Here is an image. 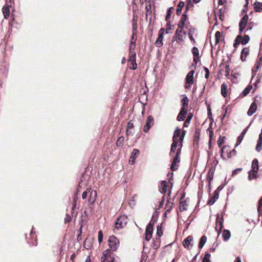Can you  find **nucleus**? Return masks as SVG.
<instances>
[{"instance_id":"obj_15","label":"nucleus","mask_w":262,"mask_h":262,"mask_svg":"<svg viewBox=\"0 0 262 262\" xmlns=\"http://www.w3.org/2000/svg\"><path fill=\"white\" fill-rule=\"evenodd\" d=\"M250 52L249 47H245L243 49L241 54V59L242 61H245L247 56L249 55Z\"/></svg>"},{"instance_id":"obj_1","label":"nucleus","mask_w":262,"mask_h":262,"mask_svg":"<svg viewBox=\"0 0 262 262\" xmlns=\"http://www.w3.org/2000/svg\"><path fill=\"white\" fill-rule=\"evenodd\" d=\"M258 161L254 159L252 162L251 169L248 172V179L249 180L256 179L257 173L259 169Z\"/></svg>"},{"instance_id":"obj_62","label":"nucleus","mask_w":262,"mask_h":262,"mask_svg":"<svg viewBox=\"0 0 262 262\" xmlns=\"http://www.w3.org/2000/svg\"><path fill=\"white\" fill-rule=\"evenodd\" d=\"M204 71L205 72V77L206 79H208L209 76V74H210L209 70L206 67H204Z\"/></svg>"},{"instance_id":"obj_2","label":"nucleus","mask_w":262,"mask_h":262,"mask_svg":"<svg viewBox=\"0 0 262 262\" xmlns=\"http://www.w3.org/2000/svg\"><path fill=\"white\" fill-rule=\"evenodd\" d=\"M108 242L110 248L107 249V250L111 251L112 255H115L114 253V251H116L119 247L120 242L119 239L117 238L115 236L112 235L110 236Z\"/></svg>"},{"instance_id":"obj_63","label":"nucleus","mask_w":262,"mask_h":262,"mask_svg":"<svg viewBox=\"0 0 262 262\" xmlns=\"http://www.w3.org/2000/svg\"><path fill=\"white\" fill-rule=\"evenodd\" d=\"M186 7L189 8L190 9L193 7V4L191 3V0H187Z\"/></svg>"},{"instance_id":"obj_26","label":"nucleus","mask_w":262,"mask_h":262,"mask_svg":"<svg viewBox=\"0 0 262 262\" xmlns=\"http://www.w3.org/2000/svg\"><path fill=\"white\" fill-rule=\"evenodd\" d=\"M136 61V53L134 51L129 50L128 62Z\"/></svg>"},{"instance_id":"obj_19","label":"nucleus","mask_w":262,"mask_h":262,"mask_svg":"<svg viewBox=\"0 0 262 262\" xmlns=\"http://www.w3.org/2000/svg\"><path fill=\"white\" fill-rule=\"evenodd\" d=\"M187 112V110L181 109V111L179 112L177 118V120L179 121L184 120L185 118L186 117Z\"/></svg>"},{"instance_id":"obj_24","label":"nucleus","mask_w":262,"mask_h":262,"mask_svg":"<svg viewBox=\"0 0 262 262\" xmlns=\"http://www.w3.org/2000/svg\"><path fill=\"white\" fill-rule=\"evenodd\" d=\"M201 135V129L199 128H196L194 135L193 143L198 144L199 142Z\"/></svg>"},{"instance_id":"obj_38","label":"nucleus","mask_w":262,"mask_h":262,"mask_svg":"<svg viewBox=\"0 0 262 262\" xmlns=\"http://www.w3.org/2000/svg\"><path fill=\"white\" fill-rule=\"evenodd\" d=\"M252 89V85L251 84H249L245 89L243 91L242 95V97L246 96L248 94H249L250 91Z\"/></svg>"},{"instance_id":"obj_58","label":"nucleus","mask_w":262,"mask_h":262,"mask_svg":"<svg viewBox=\"0 0 262 262\" xmlns=\"http://www.w3.org/2000/svg\"><path fill=\"white\" fill-rule=\"evenodd\" d=\"M71 220H72L71 216L69 214H67L66 215V217L64 218V223H66V224L69 223L71 222Z\"/></svg>"},{"instance_id":"obj_45","label":"nucleus","mask_w":262,"mask_h":262,"mask_svg":"<svg viewBox=\"0 0 262 262\" xmlns=\"http://www.w3.org/2000/svg\"><path fill=\"white\" fill-rule=\"evenodd\" d=\"M188 35H194L195 36H197L198 34L196 32V29L194 27H190L188 30Z\"/></svg>"},{"instance_id":"obj_64","label":"nucleus","mask_w":262,"mask_h":262,"mask_svg":"<svg viewBox=\"0 0 262 262\" xmlns=\"http://www.w3.org/2000/svg\"><path fill=\"white\" fill-rule=\"evenodd\" d=\"M153 228H146L145 234H151L152 235Z\"/></svg>"},{"instance_id":"obj_50","label":"nucleus","mask_w":262,"mask_h":262,"mask_svg":"<svg viewBox=\"0 0 262 262\" xmlns=\"http://www.w3.org/2000/svg\"><path fill=\"white\" fill-rule=\"evenodd\" d=\"M211 255L208 253L206 252L205 254L202 259V262H210V258Z\"/></svg>"},{"instance_id":"obj_36","label":"nucleus","mask_w":262,"mask_h":262,"mask_svg":"<svg viewBox=\"0 0 262 262\" xmlns=\"http://www.w3.org/2000/svg\"><path fill=\"white\" fill-rule=\"evenodd\" d=\"M242 39V35H238L234 40V42L233 43V47L235 49H236L238 47L239 44L241 43L240 42V40Z\"/></svg>"},{"instance_id":"obj_22","label":"nucleus","mask_w":262,"mask_h":262,"mask_svg":"<svg viewBox=\"0 0 262 262\" xmlns=\"http://www.w3.org/2000/svg\"><path fill=\"white\" fill-rule=\"evenodd\" d=\"M161 244V239L159 237H156L155 238L153 239V242L152 243V247L153 249L155 250H157L160 247Z\"/></svg>"},{"instance_id":"obj_54","label":"nucleus","mask_w":262,"mask_h":262,"mask_svg":"<svg viewBox=\"0 0 262 262\" xmlns=\"http://www.w3.org/2000/svg\"><path fill=\"white\" fill-rule=\"evenodd\" d=\"M139 150L137 149H134L132 152V157L136 158L139 155Z\"/></svg>"},{"instance_id":"obj_5","label":"nucleus","mask_w":262,"mask_h":262,"mask_svg":"<svg viewBox=\"0 0 262 262\" xmlns=\"http://www.w3.org/2000/svg\"><path fill=\"white\" fill-rule=\"evenodd\" d=\"M183 29H179V28L176 30L174 36L172 37V42L175 41L176 43L179 45L181 44L184 42L183 35L182 34Z\"/></svg>"},{"instance_id":"obj_3","label":"nucleus","mask_w":262,"mask_h":262,"mask_svg":"<svg viewBox=\"0 0 262 262\" xmlns=\"http://www.w3.org/2000/svg\"><path fill=\"white\" fill-rule=\"evenodd\" d=\"M115 255H112L109 250H105L102 252L101 262H115Z\"/></svg>"},{"instance_id":"obj_8","label":"nucleus","mask_w":262,"mask_h":262,"mask_svg":"<svg viewBox=\"0 0 262 262\" xmlns=\"http://www.w3.org/2000/svg\"><path fill=\"white\" fill-rule=\"evenodd\" d=\"M188 17L187 14L183 13L178 23V27L179 29H184L185 25H187V23L188 22Z\"/></svg>"},{"instance_id":"obj_17","label":"nucleus","mask_w":262,"mask_h":262,"mask_svg":"<svg viewBox=\"0 0 262 262\" xmlns=\"http://www.w3.org/2000/svg\"><path fill=\"white\" fill-rule=\"evenodd\" d=\"M180 147H179L176 152V155L174 156L173 161H174V163H179L180 162V155L181 153V148L182 147V144L181 143H180L179 144Z\"/></svg>"},{"instance_id":"obj_23","label":"nucleus","mask_w":262,"mask_h":262,"mask_svg":"<svg viewBox=\"0 0 262 262\" xmlns=\"http://www.w3.org/2000/svg\"><path fill=\"white\" fill-rule=\"evenodd\" d=\"M137 39V36L132 35L130 45L129 46V50L134 51L136 47V41Z\"/></svg>"},{"instance_id":"obj_48","label":"nucleus","mask_w":262,"mask_h":262,"mask_svg":"<svg viewBox=\"0 0 262 262\" xmlns=\"http://www.w3.org/2000/svg\"><path fill=\"white\" fill-rule=\"evenodd\" d=\"M257 211L259 215L262 214V196L260 197V199L258 201Z\"/></svg>"},{"instance_id":"obj_18","label":"nucleus","mask_w":262,"mask_h":262,"mask_svg":"<svg viewBox=\"0 0 262 262\" xmlns=\"http://www.w3.org/2000/svg\"><path fill=\"white\" fill-rule=\"evenodd\" d=\"M181 103L182 105L181 109L188 111L189 99L186 95H184L183 96V98L181 100Z\"/></svg>"},{"instance_id":"obj_21","label":"nucleus","mask_w":262,"mask_h":262,"mask_svg":"<svg viewBox=\"0 0 262 262\" xmlns=\"http://www.w3.org/2000/svg\"><path fill=\"white\" fill-rule=\"evenodd\" d=\"M219 193L218 191L215 190L213 192V196L211 197L208 202V204L209 205H212L215 202L219 199Z\"/></svg>"},{"instance_id":"obj_31","label":"nucleus","mask_w":262,"mask_h":262,"mask_svg":"<svg viewBox=\"0 0 262 262\" xmlns=\"http://www.w3.org/2000/svg\"><path fill=\"white\" fill-rule=\"evenodd\" d=\"M222 236L224 241H228L231 236L230 232L228 230H224L223 232Z\"/></svg>"},{"instance_id":"obj_12","label":"nucleus","mask_w":262,"mask_h":262,"mask_svg":"<svg viewBox=\"0 0 262 262\" xmlns=\"http://www.w3.org/2000/svg\"><path fill=\"white\" fill-rule=\"evenodd\" d=\"M193 241L192 236H188L183 242V245L185 248L190 249L192 246V242Z\"/></svg>"},{"instance_id":"obj_7","label":"nucleus","mask_w":262,"mask_h":262,"mask_svg":"<svg viewBox=\"0 0 262 262\" xmlns=\"http://www.w3.org/2000/svg\"><path fill=\"white\" fill-rule=\"evenodd\" d=\"M194 73V70H192L190 71L186 75V78H185V88L186 89H190L192 85V84L194 82V78H193V75Z\"/></svg>"},{"instance_id":"obj_51","label":"nucleus","mask_w":262,"mask_h":262,"mask_svg":"<svg viewBox=\"0 0 262 262\" xmlns=\"http://www.w3.org/2000/svg\"><path fill=\"white\" fill-rule=\"evenodd\" d=\"M181 129H179V128H177L174 131L173 137L180 139V137L181 136Z\"/></svg>"},{"instance_id":"obj_55","label":"nucleus","mask_w":262,"mask_h":262,"mask_svg":"<svg viewBox=\"0 0 262 262\" xmlns=\"http://www.w3.org/2000/svg\"><path fill=\"white\" fill-rule=\"evenodd\" d=\"M137 22H134L133 24V34L134 35H136L137 34Z\"/></svg>"},{"instance_id":"obj_43","label":"nucleus","mask_w":262,"mask_h":262,"mask_svg":"<svg viewBox=\"0 0 262 262\" xmlns=\"http://www.w3.org/2000/svg\"><path fill=\"white\" fill-rule=\"evenodd\" d=\"M173 206V203L167 201L165 206V209H166V212H170L172 210Z\"/></svg>"},{"instance_id":"obj_4","label":"nucleus","mask_w":262,"mask_h":262,"mask_svg":"<svg viewBox=\"0 0 262 262\" xmlns=\"http://www.w3.org/2000/svg\"><path fill=\"white\" fill-rule=\"evenodd\" d=\"M127 223V217L125 215L118 217L115 223V228L119 230L124 228Z\"/></svg>"},{"instance_id":"obj_10","label":"nucleus","mask_w":262,"mask_h":262,"mask_svg":"<svg viewBox=\"0 0 262 262\" xmlns=\"http://www.w3.org/2000/svg\"><path fill=\"white\" fill-rule=\"evenodd\" d=\"M154 119L152 116L150 115L148 116L147 120H146V123L145 125L143 130L145 133H147L149 129L154 125Z\"/></svg>"},{"instance_id":"obj_11","label":"nucleus","mask_w":262,"mask_h":262,"mask_svg":"<svg viewBox=\"0 0 262 262\" xmlns=\"http://www.w3.org/2000/svg\"><path fill=\"white\" fill-rule=\"evenodd\" d=\"M192 53L193 56V62L192 64V66H194L195 68L200 60V57H199V51L198 49V48L194 47L192 49Z\"/></svg>"},{"instance_id":"obj_30","label":"nucleus","mask_w":262,"mask_h":262,"mask_svg":"<svg viewBox=\"0 0 262 262\" xmlns=\"http://www.w3.org/2000/svg\"><path fill=\"white\" fill-rule=\"evenodd\" d=\"M246 129L247 128H245V129H244L243 130V132H242L241 134L237 137V141H236V145L235 146H238L239 144H240V143H241V142L242 141L243 138H244V137L246 133Z\"/></svg>"},{"instance_id":"obj_35","label":"nucleus","mask_w":262,"mask_h":262,"mask_svg":"<svg viewBox=\"0 0 262 262\" xmlns=\"http://www.w3.org/2000/svg\"><path fill=\"white\" fill-rule=\"evenodd\" d=\"M124 138L123 136L119 137L116 142V146L119 147H121L124 145Z\"/></svg>"},{"instance_id":"obj_25","label":"nucleus","mask_w":262,"mask_h":262,"mask_svg":"<svg viewBox=\"0 0 262 262\" xmlns=\"http://www.w3.org/2000/svg\"><path fill=\"white\" fill-rule=\"evenodd\" d=\"M188 204L186 200L180 201L179 205V209L181 212L187 210Z\"/></svg>"},{"instance_id":"obj_57","label":"nucleus","mask_w":262,"mask_h":262,"mask_svg":"<svg viewBox=\"0 0 262 262\" xmlns=\"http://www.w3.org/2000/svg\"><path fill=\"white\" fill-rule=\"evenodd\" d=\"M262 149V142L257 141V145L256 146V150L259 152Z\"/></svg>"},{"instance_id":"obj_41","label":"nucleus","mask_w":262,"mask_h":262,"mask_svg":"<svg viewBox=\"0 0 262 262\" xmlns=\"http://www.w3.org/2000/svg\"><path fill=\"white\" fill-rule=\"evenodd\" d=\"M173 10H174V8L171 7H170L167 11V14H166V17H165V20L166 21H169V19H170V17H171V14L172 13L173 11Z\"/></svg>"},{"instance_id":"obj_6","label":"nucleus","mask_w":262,"mask_h":262,"mask_svg":"<svg viewBox=\"0 0 262 262\" xmlns=\"http://www.w3.org/2000/svg\"><path fill=\"white\" fill-rule=\"evenodd\" d=\"M226 152L227 154L228 158L230 159L232 157V156H234L236 154V151L233 149L232 150H230L229 146L227 145L224 146L221 149V158L225 160V157L224 156L223 153Z\"/></svg>"},{"instance_id":"obj_53","label":"nucleus","mask_w":262,"mask_h":262,"mask_svg":"<svg viewBox=\"0 0 262 262\" xmlns=\"http://www.w3.org/2000/svg\"><path fill=\"white\" fill-rule=\"evenodd\" d=\"M103 233H102V230H100L99 232H98V242L99 243V244H100L102 242V240H103Z\"/></svg>"},{"instance_id":"obj_61","label":"nucleus","mask_w":262,"mask_h":262,"mask_svg":"<svg viewBox=\"0 0 262 262\" xmlns=\"http://www.w3.org/2000/svg\"><path fill=\"white\" fill-rule=\"evenodd\" d=\"M177 149L176 147H174L171 146V149H170V153H169V156H171V157H173V154H174L176 151H177Z\"/></svg>"},{"instance_id":"obj_47","label":"nucleus","mask_w":262,"mask_h":262,"mask_svg":"<svg viewBox=\"0 0 262 262\" xmlns=\"http://www.w3.org/2000/svg\"><path fill=\"white\" fill-rule=\"evenodd\" d=\"M163 235V230L161 226H157V232H156V237H159L160 238Z\"/></svg>"},{"instance_id":"obj_56","label":"nucleus","mask_w":262,"mask_h":262,"mask_svg":"<svg viewBox=\"0 0 262 262\" xmlns=\"http://www.w3.org/2000/svg\"><path fill=\"white\" fill-rule=\"evenodd\" d=\"M177 163H174V161H172L170 169L171 171H175L178 168V165H177Z\"/></svg>"},{"instance_id":"obj_14","label":"nucleus","mask_w":262,"mask_h":262,"mask_svg":"<svg viewBox=\"0 0 262 262\" xmlns=\"http://www.w3.org/2000/svg\"><path fill=\"white\" fill-rule=\"evenodd\" d=\"M168 187V183L165 181H162L159 186V191L162 194H165Z\"/></svg>"},{"instance_id":"obj_52","label":"nucleus","mask_w":262,"mask_h":262,"mask_svg":"<svg viewBox=\"0 0 262 262\" xmlns=\"http://www.w3.org/2000/svg\"><path fill=\"white\" fill-rule=\"evenodd\" d=\"M131 64L130 65H128V68L131 69V70H135L136 69H137V64L136 63V61H131Z\"/></svg>"},{"instance_id":"obj_44","label":"nucleus","mask_w":262,"mask_h":262,"mask_svg":"<svg viewBox=\"0 0 262 262\" xmlns=\"http://www.w3.org/2000/svg\"><path fill=\"white\" fill-rule=\"evenodd\" d=\"M250 40V37L248 35H245L242 37V39L240 40L241 44L243 45H246Z\"/></svg>"},{"instance_id":"obj_28","label":"nucleus","mask_w":262,"mask_h":262,"mask_svg":"<svg viewBox=\"0 0 262 262\" xmlns=\"http://www.w3.org/2000/svg\"><path fill=\"white\" fill-rule=\"evenodd\" d=\"M2 11L4 18L7 19L10 15V10L9 7L8 6H4L2 9Z\"/></svg>"},{"instance_id":"obj_13","label":"nucleus","mask_w":262,"mask_h":262,"mask_svg":"<svg viewBox=\"0 0 262 262\" xmlns=\"http://www.w3.org/2000/svg\"><path fill=\"white\" fill-rule=\"evenodd\" d=\"M249 16L247 14L245 15L241 19L239 23V28L245 29L247 26Z\"/></svg>"},{"instance_id":"obj_32","label":"nucleus","mask_w":262,"mask_h":262,"mask_svg":"<svg viewBox=\"0 0 262 262\" xmlns=\"http://www.w3.org/2000/svg\"><path fill=\"white\" fill-rule=\"evenodd\" d=\"M97 196V192L94 191H92L90 196V198L89 199V202L91 204H93L96 201V198Z\"/></svg>"},{"instance_id":"obj_42","label":"nucleus","mask_w":262,"mask_h":262,"mask_svg":"<svg viewBox=\"0 0 262 262\" xmlns=\"http://www.w3.org/2000/svg\"><path fill=\"white\" fill-rule=\"evenodd\" d=\"M193 117V114L191 113H189L187 116V119L183 124L184 127H187L189 124L190 121Z\"/></svg>"},{"instance_id":"obj_37","label":"nucleus","mask_w":262,"mask_h":262,"mask_svg":"<svg viewBox=\"0 0 262 262\" xmlns=\"http://www.w3.org/2000/svg\"><path fill=\"white\" fill-rule=\"evenodd\" d=\"M262 64V57H260L259 59L257 61L256 64H255V70L253 69L252 72L256 73L257 71L261 67Z\"/></svg>"},{"instance_id":"obj_29","label":"nucleus","mask_w":262,"mask_h":262,"mask_svg":"<svg viewBox=\"0 0 262 262\" xmlns=\"http://www.w3.org/2000/svg\"><path fill=\"white\" fill-rule=\"evenodd\" d=\"M221 94L224 97H226L227 96V85L225 83H223L221 85Z\"/></svg>"},{"instance_id":"obj_40","label":"nucleus","mask_w":262,"mask_h":262,"mask_svg":"<svg viewBox=\"0 0 262 262\" xmlns=\"http://www.w3.org/2000/svg\"><path fill=\"white\" fill-rule=\"evenodd\" d=\"M30 236H31L32 238H34L35 239L34 241H30L29 244L32 246L37 245V239H36V236L35 234V233H33V230H32L30 232Z\"/></svg>"},{"instance_id":"obj_20","label":"nucleus","mask_w":262,"mask_h":262,"mask_svg":"<svg viewBox=\"0 0 262 262\" xmlns=\"http://www.w3.org/2000/svg\"><path fill=\"white\" fill-rule=\"evenodd\" d=\"M257 106L255 102H253L251 104L249 110L247 112V114L249 116H251L257 110Z\"/></svg>"},{"instance_id":"obj_9","label":"nucleus","mask_w":262,"mask_h":262,"mask_svg":"<svg viewBox=\"0 0 262 262\" xmlns=\"http://www.w3.org/2000/svg\"><path fill=\"white\" fill-rule=\"evenodd\" d=\"M223 227V217L222 216L221 217H220L218 215L216 219V226L215 230H216L218 235H219L222 231V228Z\"/></svg>"},{"instance_id":"obj_49","label":"nucleus","mask_w":262,"mask_h":262,"mask_svg":"<svg viewBox=\"0 0 262 262\" xmlns=\"http://www.w3.org/2000/svg\"><path fill=\"white\" fill-rule=\"evenodd\" d=\"M213 176H214L213 172H211L210 171H209L208 172L207 176V179L209 182V185H210L211 182L213 180Z\"/></svg>"},{"instance_id":"obj_59","label":"nucleus","mask_w":262,"mask_h":262,"mask_svg":"<svg viewBox=\"0 0 262 262\" xmlns=\"http://www.w3.org/2000/svg\"><path fill=\"white\" fill-rule=\"evenodd\" d=\"M225 68V76L226 77L228 78L229 76L230 71L229 65H226Z\"/></svg>"},{"instance_id":"obj_46","label":"nucleus","mask_w":262,"mask_h":262,"mask_svg":"<svg viewBox=\"0 0 262 262\" xmlns=\"http://www.w3.org/2000/svg\"><path fill=\"white\" fill-rule=\"evenodd\" d=\"M221 33L219 31H216L215 34V45L218 44L221 41Z\"/></svg>"},{"instance_id":"obj_16","label":"nucleus","mask_w":262,"mask_h":262,"mask_svg":"<svg viewBox=\"0 0 262 262\" xmlns=\"http://www.w3.org/2000/svg\"><path fill=\"white\" fill-rule=\"evenodd\" d=\"M134 128V125L132 120H130L127 125V128L126 130V135L128 136L129 135H132L134 133L133 130Z\"/></svg>"},{"instance_id":"obj_39","label":"nucleus","mask_w":262,"mask_h":262,"mask_svg":"<svg viewBox=\"0 0 262 262\" xmlns=\"http://www.w3.org/2000/svg\"><path fill=\"white\" fill-rule=\"evenodd\" d=\"M207 241V237L205 235H203L201 237L199 243V248L202 249Z\"/></svg>"},{"instance_id":"obj_33","label":"nucleus","mask_w":262,"mask_h":262,"mask_svg":"<svg viewBox=\"0 0 262 262\" xmlns=\"http://www.w3.org/2000/svg\"><path fill=\"white\" fill-rule=\"evenodd\" d=\"M163 36H162V35H159V36L155 42V45L157 47H161L163 46Z\"/></svg>"},{"instance_id":"obj_34","label":"nucleus","mask_w":262,"mask_h":262,"mask_svg":"<svg viewBox=\"0 0 262 262\" xmlns=\"http://www.w3.org/2000/svg\"><path fill=\"white\" fill-rule=\"evenodd\" d=\"M254 8L256 12H261L262 11V3L255 2L254 4Z\"/></svg>"},{"instance_id":"obj_60","label":"nucleus","mask_w":262,"mask_h":262,"mask_svg":"<svg viewBox=\"0 0 262 262\" xmlns=\"http://www.w3.org/2000/svg\"><path fill=\"white\" fill-rule=\"evenodd\" d=\"M242 170V168H238L235 169V170H234L232 171V177L235 176L236 174H237L239 172L241 171Z\"/></svg>"},{"instance_id":"obj_27","label":"nucleus","mask_w":262,"mask_h":262,"mask_svg":"<svg viewBox=\"0 0 262 262\" xmlns=\"http://www.w3.org/2000/svg\"><path fill=\"white\" fill-rule=\"evenodd\" d=\"M185 3L183 2H180L177 6L176 9V14L180 15L181 14L182 8L184 7Z\"/></svg>"}]
</instances>
